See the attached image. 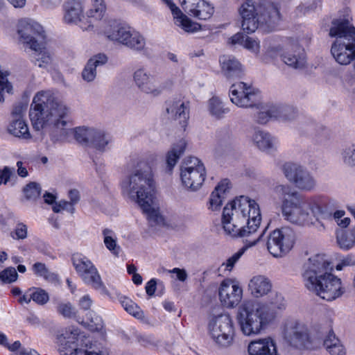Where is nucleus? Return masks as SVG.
<instances>
[{"label":"nucleus","instance_id":"nucleus-1","mask_svg":"<svg viewBox=\"0 0 355 355\" xmlns=\"http://www.w3.org/2000/svg\"><path fill=\"white\" fill-rule=\"evenodd\" d=\"M29 116L35 130L51 128V138L53 142L64 141L74 133L78 143L103 150L110 141V137L101 130L80 127L73 130L67 107L49 91H41L35 94Z\"/></svg>","mask_w":355,"mask_h":355},{"label":"nucleus","instance_id":"nucleus-2","mask_svg":"<svg viewBox=\"0 0 355 355\" xmlns=\"http://www.w3.org/2000/svg\"><path fill=\"white\" fill-rule=\"evenodd\" d=\"M261 219L259 205L255 200L241 196L224 207L222 223L228 234L243 238L246 247L250 248L263 240L267 227L260 235H255Z\"/></svg>","mask_w":355,"mask_h":355},{"label":"nucleus","instance_id":"nucleus-3","mask_svg":"<svg viewBox=\"0 0 355 355\" xmlns=\"http://www.w3.org/2000/svg\"><path fill=\"white\" fill-rule=\"evenodd\" d=\"M274 191L281 200L284 219L292 224L305 226L312 224V216L318 221L329 219L332 211L327 207V198L322 196L305 197L289 185L279 184Z\"/></svg>","mask_w":355,"mask_h":355},{"label":"nucleus","instance_id":"nucleus-4","mask_svg":"<svg viewBox=\"0 0 355 355\" xmlns=\"http://www.w3.org/2000/svg\"><path fill=\"white\" fill-rule=\"evenodd\" d=\"M123 195L137 201L151 225L164 223V218L154 202L155 182L150 164L140 160L132 173L121 182Z\"/></svg>","mask_w":355,"mask_h":355},{"label":"nucleus","instance_id":"nucleus-5","mask_svg":"<svg viewBox=\"0 0 355 355\" xmlns=\"http://www.w3.org/2000/svg\"><path fill=\"white\" fill-rule=\"evenodd\" d=\"M333 265L323 254L309 257L302 268V277L305 287L321 298L334 300L345 293L340 278L332 273Z\"/></svg>","mask_w":355,"mask_h":355},{"label":"nucleus","instance_id":"nucleus-6","mask_svg":"<svg viewBox=\"0 0 355 355\" xmlns=\"http://www.w3.org/2000/svg\"><path fill=\"white\" fill-rule=\"evenodd\" d=\"M285 309L284 297L277 293L271 294L265 303L244 302L239 307L237 315L241 331L246 336L258 334L264 325L272 322Z\"/></svg>","mask_w":355,"mask_h":355},{"label":"nucleus","instance_id":"nucleus-7","mask_svg":"<svg viewBox=\"0 0 355 355\" xmlns=\"http://www.w3.org/2000/svg\"><path fill=\"white\" fill-rule=\"evenodd\" d=\"M241 17V28L247 33H254L259 25L271 26L280 19L278 7L270 1L257 3L246 0L239 9Z\"/></svg>","mask_w":355,"mask_h":355},{"label":"nucleus","instance_id":"nucleus-8","mask_svg":"<svg viewBox=\"0 0 355 355\" xmlns=\"http://www.w3.org/2000/svg\"><path fill=\"white\" fill-rule=\"evenodd\" d=\"M329 36L336 38L331 53L338 63L347 65L355 60V28L348 19L333 20Z\"/></svg>","mask_w":355,"mask_h":355},{"label":"nucleus","instance_id":"nucleus-9","mask_svg":"<svg viewBox=\"0 0 355 355\" xmlns=\"http://www.w3.org/2000/svg\"><path fill=\"white\" fill-rule=\"evenodd\" d=\"M283 336L290 346L298 349H314L320 344L312 337L309 327L295 320H288L284 324Z\"/></svg>","mask_w":355,"mask_h":355},{"label":"nucleus","instance_id":"nucleus-10","mask_svg":"<svg viewBox=\"0 0 355 355\" xmlns=\"http://www.w3.org/2000/svg\"><path fill=\"white\" fill-rule=\"evenodd\" d=\"M92 2L93 8L87 11V17L101 19L105 10L104 0H90ZM85 0H68L64 4V23L75 24L81 20L83 16V10Z\"/></svg>","mask_w":355,"mask_h":355},{"label":"nucleus","instance_id":"nucleus-11","mask_svg":"<svg viewBox=\"0 0 355 355\" xmlns=\"http://www.w3.org/2000/svg\"><path fill=\"white\" fill-rule=\"evenodd\" d=\"M268 251L274 257L279 258L287 254L293 248L295 241V233L289 227L275 229L266 238Z\"/></svg>","mask_w":355,"mask_h":355},{"label":"nucleus","instance_id":"nucleus-12","mask_svg":"<svg viewBox=\"0 0 355 355\" xmlns=\"http://www.w3.org/2000/svg\"><path fill=\"white\" fill-rule=\"evenodd\" d=\"M206 170L203 163L197 157L185 159L180 166V178L182 184L188 189L195 191L203 184Z\"/></svg>","mask_w":355,"mask_h":355},{"label":"nucleus","instance_id":"nucleus-13","mask_svg":"<svg viewBox=\"0 0 355 355\" xmlns=\"http://www.w3.org/2000/svg\"><path fill=\"white\" fill-rule=\"evenodd\" d=\"M211 338L219 346L227 347L234 340V327L232 318L227 314H220L213 318L209 323Z\"/></svg>","mask_w":355,"mask_h":355},{"label":"nucleus","instance_id":"nucleus-14","mask_svg":"<svg viewBox=\"0 0 355 355\" xmlns=\"http://www.w3.org/2000/svg\"><path fill=\"white\" fill-rule=\"evenodd\" d=\"M282 171L285 178L300 190L311 191L316 186V180L313 175L298 164L286 162L283 164Z\"/></svg>","mask_w":355,"mask_h":355},{"label":"nucleus","instance_id":"nucleus-15","mask_svg":"<svg viewBox=\"0 0 355 355\" xmlns=\"http://www.w3.org/2000/svg\"><path fill=\"white\" fill-rule=\"evenodd\" d=\"M17 33L23 42L28 44L33 51L42 49L45 34L42 26L37 22L29 19L20 20L17 25Z\"/></svg>","mask_w":355,"mask_h":355},{"label":"nucleus","instance_id":"nucleus-16","mask_svg":"<svg viewBox=\"0 0 355 355\" xmlns=\"http://www.w3.org/2000/svg\"><path fill=\"white\" fill-rule=\"evenodd\" d=\"M72 263L77 273L86 284L96 290L101 291L105 290L101 276L91 261L85 257L77 254L73 256Z\"/></svg>","mask_w":355,"mask_h":355},{"label":"nucleus","instance_id":"nucleus-17","mask_svg":"<svg viewBox=\"0 0 355 355\" xmlns=\"http://www.w3.org/2000/svg\"><path fill=\"white\" fill-rule=\"evenodd\" d=\"M231 101L241 107H250L259 101V93L251 85L243 82L233 84L229 93Z\"/></svg>","mask_w":355,"mask_h":355},{"label":"nucleus","instance_id":"nucleus-18","mask_svg":"<svg viewBox=\"0 0 355 355\" xmlns=\"http://www.w3.org/2000/svg\"><path fill=\"white\" fill-rule=\"evenodd\" d=\"M133 80L138 89L153 96H159L165 89L159 77L151 74L145 68H139L133 73Z\"/></svg>","mask_w":355,"mask_h":355},{"label":"nucleus","instance_id":"nucleus-19","mask_svg":"<svg viewBox=\"0 0 355 355\" xmlns=\"http://www.w3.org/2000/svg\"><path fill=\"white\" fill-rule=\"evenodd\" d=\"M243 290L239 284L230 279H224L219 288V298L227 308L237 306L242 299Z\"/></svg>","mask_w":355,"mask_h":355},{"label":"nucleus","instance_id":"nucleus-20","mask_svg":"<svg viewBox=\"0 0 355 355\" xmlns=\"http://www.w3.org/2000/svg\"><path fill=\"white\" fill-rule=\"evenodd\" d=\"M101 32L110 40L117 42L125 45L132 28L127 24L121 23L116 19H108L102 21Z\"/></svg>","mask_w":355,"mask_h":355},{"label":"nucleus","instance_id":"nucleus-21","mask_svg":"<svg viewBox=\"0 0 355 355\" xmlns=\"http://www.w3.org/2000/svg\"><path fill=\"white\" fill-rule=\"evenodd\" d=\"M183 9L200 20L211 18L214 12V7L204 0H180Z\"/></svg>","mask_w":355,"mask_h":355},{"label":"nucleus","instance_id":"nucleus-22","mask_svg":"<svg viewBox=\"0 0 355 355\" xmlns=\"http://www.w3.org/2000/svg\"><path fill=\"white\" fill-rule=\"evenodd\" d=\"M281 58L286 65L294 69H302L305 66L304 51L297 43L288 45L281 54Z\"/></svg>","mask_w":355,"mask_h":355},{"label":"nucleus","instance_id":"nucleus-23","mask_svg":"<svg viewBox=\"0 0 355 355\" xmlns=\"http://www.w3.org/2000/svg\"><path fill=\"white\" fill-rule=\"evenodd\" d=\"M166 112L175 119L179 120L182 127L187 124L189 118V102L173 99L167 102Z\"/></svg>","mask_w":355,"mask_h":355},{"label":"nucleus","instance_id":"nucleus-24","mask_svg":"<svg viewBox=\"0 0 355 355\" xmlns=\"http://www.w3.org/2000/svg\"><path fill=\"white\" fill-rule=\"evenodd\" d=\"M171 9L175 24L181 27L185 32L194 33L201 28L198 23L193 22L187 15L183 14L178 7L171 0H162Z\"/></svg>","mask_w":355,"mask_h":355},{"label":"nucleus","instance_id":"nucleus-25","mask_svg":"<svg viewBox=\"0 0 355 355\" xmlns=\"http://www.w3.org/2000/svg\"><path fill=\"white\" fill-rule=\"evenodd\" d=\"M79 330L78 329H66L64 333L58 336V341L63 348L67 350V354L70 355H82L83 349L78 348Z\"/></svg>","mask_w":355,"mask_h":355},{"label":"nucleus","instance_id":"nucleus-26","mask_svg":"<svg viewBox=\"0 0 355 355\" xmlns=\"http://www.w3.org/2000/svg\"><path fill=\"white\" fill-rule=\"evenodd\" d=\"M248 352L249 355H277L276 343L270 337L250 342Z\"/></svg>","mask_w":355,"mask_h":355},{"label":"nucleus","instance_id":"nucleus-27","mask_svg":"<svg viewBox=\"0 0 355 355\" xmlns=\"http://www.w3.org/2000/svg\"><path fill=\"white\" fill-rule=\"evenodd\" d=\"M252 141L259 150L267 153L277 150L278 147V141L275 137L270 133L260 130L254 131Z\"/></svg>","mask_w":355,"mask_h":355},{"label":"nucleus","instance_id":"nucleus-28","mask_svg":"<svg viewBox=\"0 0 355 355\" xmlns=\"http://www.w3.org/2000/svg\"><path fill=\"white\" fill-rule=\"evenodd\" d=\"M219 62L222 73L227 78L239 77L242 73L241 64L232 55H223L220 56Z\"/></svg>","mask_w":355,"mask_h":355},{"label":"nucleus","instance_id":"nucleus-29","mask_svg":"<svg viewBox=\"0 0 355 355\" xmlns=\"http://www.w3.org/2000/svg\"><path fill=\"white\" fill-rule=\"evenodd\" d=\"M248 288L255 297L266 295L272 288L270 281L264 275H255L249 282Z\"/></svg>","mask_w":355,"mask_h":355},{"label":"nucleus","instance_id":"nucleus-30","mask_svg":"<svg viewBox=\"0 0 355 355\" xmlns=\"http://www.w3.org/2000/svg\"><path fill=\"white\" fill-rule=\"evenodd\" d=\"M107 58L105 54L99 53L91 58L82 71V77L87 82L93 81L96 76V67L105 64Z\"/></svg>","mask_w":355,"mask_h":355},{"label":"nucleus","instance_id":"nucleus-31","mask_svg":"<svg viewBox=\"0 0 355 355\" xmlns=\"http://www.w3.org/2000/svg\"><path fill=\"white\" fill-rule=\"evenodd\" d=\"M187 146V141L184 139H180L174 144L171 149L166 154V170L171 172L176 165L180 157L184 153Z\"/></svg>","mask_w":355,"mask_h":355},{"label":"nucleus","instance_id":"nucleus-32","mask_svg":"<svg viewBox=\"0 0 355 355\" xmlns=\"http://www.w3.org/2000/svg\"><path fill=\"white\" fill-rule=\"evenodd\" d=\"M323 345L331 355H345L346 351L333 331H329L323 341Z\"/></svg>","mask_w":355,"mask_h":355},{"label":"nucleus","instance_id":"nucleus-33","mask_svg":"<svg viewBox=\"0 0 355 355\" xmlns=\"http://www.w3.org/2000/svg\"><path fill=\"white\" fill-rule=\"evenodd\" d=\"M272 112L275 116V119L282 121H292L297 116L296 110L293 107L286 105H272Z\"/></svg>","mask_w":355,"mask_h":355},{"label":"nucleus","instance_id":"nucleus-34","mask_svg":"<svg viewBox=\"0 0 355 355\" xmlns=\"http://www.w3.org/2000/svg\"><path fill=\"white\" fill-rule=\"evenodd\" d=\"M8 130L15 137L25 139L31 138L28 125L23 119H12L8 125Z\"/></svg>","mask_w":355,"mask_h":355},{"label":"nucleus","instance_id":"nucleus-35","mask_svg":"<svg viewBox=\"0 0 355 355\" xmlns=\"http://www.w3.org/2000/svg\"><path fill=\"white\" fill-rule=\"evenodd\" d=\"M208 110L210 114L218 119L223 118L230 112V109L225 107L218 97H212L209 99Z\"/></svg>","mask_w":355,"mask_h":355},{"label":"nucleus","instance_id":"nucleus-36","mask_svg":"<svg viewBox=\"0 0 355 355\" xmlns=\"http://www.w3.org/2000/svg\"><path fill=\"white\" fill-rule=\"evenodd\" d=\"M125 46L134 51H141L145 48L146 40L143 35L132 29L125 42Z\"/></svg>","mask_w":355,"mask_h":355},{"label":"nucleus","instance_id":"nucleus-37","mask_svg":"<svg viewBox=\"0 0 355 355\" xmlns=\"http://www.w3.org/2000/svg\"><path fill=\"white\" fill-rule=\"evenodd\" d=\"M44 41L42 42V49L35 51V64L40 68L46 69L52 63V55L50 52L44 46Z\"/></svg>","mask_w":355,"mask_h":355},{"label":"nucleus","instance_id":"nucleus-38","mask_svg":"<svg viewBox=\"0 0 355 355\" xmlns=\"http://www.w3.org/2000/svg\"><path fill=\"white\" fill-rule=\"evenodd\" d=\"M103 241L106 248L114 255L119 253L120 247L116 244V239L114 232L110 229L103 230Z\"/></svg>","mask_w":355,"mask_h":355},{"label":"nucleus","instance_id":"nucleus-39","mask_svg":"<svg viewBox=\"0 0 355 355\" xmlns=\"http://www.w3.org/2000/svg\"><path fill=\"white\" fill-rule=\"evenodd\" d=\"M341 157L343 163L347 166H355V144H349L345 145L341 153Z\"/></svg>","mask_w":355,"mask_h":355},{"label":"nucleus","instance_id":"nucleus-40","mask_svg":"<svg viewBox=\"0 0 355 355\" xmlns=\"http://www.w3.org/2000/svg\"><path fill=\"white\" fill-rule=\"evenodd\" d=\"M337 243L339 247L344 250L352 248L355 245V231L350 234L342 233L338 235Z\"/></svg>","mask_w":355,"mask_h":355},{"label":"nucleus","instance_id":"nucleus-41","mask_svg":"<svg viewBox=\"0 0 355 355\" xmlns=\"http://www.w3.org/2000/svg\"><path fill=\"white\" fill-rule=\"evenodd\" d=\"M32 270L35 275L46 280H53L56 277L55 275L51 272L46 265L41 262L35 263L32 266Z\"/></svg>","mask_w":355,"mask_h":355},{"label":"nucleus","instance_id":"nucleus-42","mask_svg":"<svg viewBox=\"0 0 355 355\" xmlns=\"http://www.w3.org/2000/svg\"><path fill=\"white\" fill-rule=\"evenodd\" d=\"M25 198L28 200H35L41 193V187L39 184L31 182L24 188Z\"/></svg>","mask_w":355,"mask_h":355},{"label":"nucleus","instance_id":"nucleus-43","mask_svg":"<svg viewBox=\"0 0 355 355\" xmlns=\"http://www.w3.org/2000/svg\"><path fill=\"white\" fill-rule=\"evenodd\" d=\"M8 75L9 73L7 71L2 72L0 70V103L4 101L3 92L6 91L7 93L10 94L12 90V86L7 78Z\"/></svg>","mask_w":355,"mask_h":355},{"label":"nucleus","instance_id":"nucleus-44","mask_svg":"<svg viewBox=\"0 0 355 355\" xmlns=\"http://www.w3.org/2000/svg\"><path fill=\"white\" fill-rule=\"evenodd\" d=\"M18 274L13 267H8L1 272L0 280L4 284H10L17 279Z\"/></svg>","mask_w":355,"mask_h":355},{"label":"nucleus","instance_id":"nucleus-45","mask_svg":"<svg viewBox=\"0 0 355 355\" xmlns=\"http://www.w3.org/2000/svg\"><path fill=\"white\" fill-rule=\"evenodd\" d=\"M31 290L32 300L37 304L43 305L49 301V295L44 290L36 288H33Z\"/></svg>","mask_w":355,"mask_h":355},{"label":"nucleus","instance_id":"nucleus-46","mask_svg":"<svg viewBox=\"0 0 355 355\" xmlns=\"http://www.w3.org/2000/svg\"><path fill=\"white\" fill-rule=\"evenodd\" d=\"M57 311L64 318H70L76 315L75 308L70 302H61L57 306Z\"/></svg>","mask_w":355,"mask_h":355},{"label":"nucleus","instance_id":"nucleus-47","mask_svg":"<svg viewBox=\"0 0 355 355\" xmlns=\"http://www.w3.org/2000/svg\"><path fill=\"white\" fill-rule=\"evenodd\" d=\"M244 246L237 252L234 254L231 257H230L226 263H223L222 264V266H225V270L228 271H231L232 268H234L235 263L239 261V259L241 258L242 254H243L244 251L248 248L246 247V243H244Z\"/></svg>","mask_w":355,"mask_h":355},{"label":"nucleus","instance_id":"nucleus-48","mask_svg":"<svg viewBox=\"0 0 355 355\" xmlns=\"http://www.w3.org/2000/svg\"><path fill=\"white\" fill-rule=\"evenodd\" d=\"M243 46L255 54L259 52V42L252 37L246 36Z\"/></svg>","mask_w":355,"mask_h":355},{"label":"nucleus","instance_id":"nucleus-49","mask_svg":"<svg viewBox=\"0 0 355 355\" xmlns=\"http://www.w3.org/2000/svg\"><path fill=\"white\" fill-rule=\"evenodd\" d=\"M271 119H275V116H273L272 112V106L259 112L257 116V122L261 124L266 123Z\"/></svg>","mask_w":355,"mask_h":355},{"label":"nucleus","instance_id":"nucleus-50","mask_svg":"<svg viewBox=\"0 0 355 355\" xmlns=\"http://www.w3.org/2000/svg\"><path fill=\"white\" fill-rule=\"evenodd\" d=\"M224 198L225 196H222L220 193L213 191L209 198L210 209L212 210L218 209L222 205Z\"/></svg>","mask_w":355,"mask_h":355},{"label":"nucleus","instance_id":"nucleus-51","mask_svg":"<svg viewBox=\"0 0 355 355\" xmlns=\"http://www.w3.org/2000/svg\"><path fill=\"white\" fill-rule=\"evenodd\" d=\"M126 311L139 320H144L145 318L144 311L133 301Z\"/></svg>","mask_w":355,"mask_h":355},{"label":"nucleus","instance_id":"nucleus-52","mask_svg":"<svg viewBox=\"0 0 355 355\" xmlns=\"http://www.w3.org/2000/svg\"><path fill=\"white\" fill-rule=\"evenodd\" d=\"M62 210H67L73 213L74 211V207L72 206L71 203L65 200L55 202L53 206V211L55 213H58Z\"/></svg>","mask_w":355,"mask_h":355},{"label":"nucleus","instance_id":"nucleus-53","mask_svg":"<svg viewBox=\"0 0 355 355\" xmlns=\"http://www.w3.org/2000/svg\"><path fill=\"white\" fill-rule=\"evenodd\" d=\"M229 184L230 181L227 179H224L218 183L214 191H216L218 193H220L224 196L226 191L230 188Z\"/></svg>","mask_w":355,"mask_h":355},{"label":"nucleus","instance_id":"nucleus-54","mask_svg":"<svg viewBox=\"0 0 355 355\" xmlns=\"http://www.w3.org/2000/svg\"><path fill=\"white\" fill-rule=\"evenodd\" d=\"M12 174V170L8 166H5L2 171L0 170V184H6Z\"/></svg>","mask_w":355,"mask_h":355},{"label":"nucleus","instance_id":"nucleus-55","mask_svg":"<svg viewBox=\"0 0 355 355\" xmlns=\"http://www.w3.org/2000/svg\"><path fill=\"white\" fill-rule=\"evenodd\" d=\"M16 239H24L27 236V227L25 225L19 223L15 229Z\"/></svg>","mask_w":355,"mask_h":355},{"label":"nucleus","instance_id":"nucleus-56","mask_svg":"<svg viewBox=\"0 0 355 355\" xmlns=\"http://www.w3.org/2000/svg\"><path fill=\"white\" fill-rule=\"evenodd\" d=\"M62 0H41V5L46 9H53L61 4Z\"/></svg>","mask_w":355,"mask_h":355},{"label":"nucleus","instance_id":"nucleus-57","mask_svg":"<svg viewBox=\"0 0 355 355\" xmlns=\"http://www.w3.org/2000/svg\"><path fill=\"white\" fill-rule=\"evenodd\" d=\"M245 36L243 33H237L235 35H234L232 37H231L229 40L230 43L232 44H241L243 45V43L245 42Z\"/></svg>","mask_w":355,"mask_h":355},{"label":"nucleus","instance_id":"nucleus-58","mask_svg":"<svg viewBox=\"0 0 355 355\" xmlns=\"http://www.w3.org/2000/svg\"><path fill=\"white\" fill-rule=\"evenodd\" d=\"M168 272L175 273L177 278L181 282H184L187 279V273L184 269L175 268L173 270H168Z\"/></svg>","mask_w":355,"mask_h":355},{"label":"nucleus","instance_id":"nucleus-59","mask_svg":"<svg viewBox=\"0 0 355 355\" xmlns=\"http://www.w3.org/2000/svg\"><path fill=\"white\" fill-rule=\"evenodd\" d=\"M319 2V0H313V3L309 6H304V4H302L297 7V10L300 12L305 14L311 10H314L317 7V5Z\"/></svg>","mask_w":355,"mask_h":355},{"label":"nucleus","instance_id":"nucleus-60","mask_svg":"<svg viewBox=\"0 0 355 355\" xmlns=\"http://www.w3.org/2000/svg\"><path fill=\"white\" fill-rule=\"evenodd\" d=\"M92 300L88 295H84L79 301V306L84 310H88L91 307Z\"/></svg>","mask_w":355,"mask_h":355},{"label":"nucleus","instance_id":"nucleus-61","mask_svg":"<svg viewBox=\"0 0 355 355\" xmlns=\"http://www.w3.org/2000/svg\"><path fill=\"white\" fill-rule=\"evenodd\" d=\"M157 286V281L155 279H151L149 282H147L145 289L146 293L149 296H153L155 294Z\"/></svg>","mask_w":355,"mask_h":355},{"label":"nucleus","instance_id":"nucleus-62","mask_svg":"<svg viewBox=\"0 0 355 355\" xmlns=\"http://www.w3.org/2000/svg\"><path fill=\"white\" fill-rule=\"evenodd\" d=\"M69 198H70L71 202H69V203H71L72 206L73 207V205L77 203L79 201L80 199V194L79 191L76 189H71L69 191Z\"/></svg>","mask_w":355,"mask_h":355},{"label":"nucleus","instance_id":"nucleus-63","mask_svg":"<svg viewBox=\"0 0 355 355\" xmlns=\"http://www.w3.org/2000/svg\"><path fill=\"white\" fill-rule=\"evenodd\" d=\"M31 292L32 290L29 289L26 293H25L22 296L19 297V302L20 304H28L32 300Z\"/></svg>","mask_w":355,"mask_h":355},{"label":"nucleus","instance_id":"nucleus-64","mask_svg":"<svg viewBox=\"0 0 355 355\" xmlns=\"http://www.w3.org/2000/svg\"><path fill=\"white\" fill-rule=\"evenodd\" d=\"M343 265L345 266H355V256L352 254H348L343 259Z\"/></svg>","mask_w":355,"mask_h":355}]
</instances>
